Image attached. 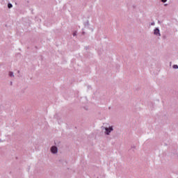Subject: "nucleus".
Here are the masks:
<instances>
[{
    "label": "nucleus",
    "mask_w": 178,
    "mask_h": 178,
    "mask_svg": "<svg viewBox=\"0 0 178 178\" xmlns=\"http://www.w3.org/2000/svg\"><path fill=\"white\" fill-rule=\"evenodd\" d=\"M154 34H155L156 35H157V34H159V35H161V34L159 33V29H156L154 30Z\"/></svg>",
    "instance_id": "nucleus-3"
},
{
    "label": "nucleus",
    "mask_w": 178,
    "mask_h": 178,
    "mask_svg": "<svg viewBox=\"0 0 178 178\" xmlns=\"http://www.w3.org/2000/svg\"><path fill=\"white\" fill-rule=\"evenodd\" d=\"M74 35H76V33H74Z\"/></svg>",
    "instance_id": "nucleus-8"
},
{
    "label": "nucleus",
    "mask_w": 178,
    "mask_h": 178,
    "mask_svg": "<svg viewBox=\"0 0 178 178\" xmlns=\"http://www.w3.org/2000/svg\"><path fill=\"white\" fill-rule=\"evenodd\" d=\"M13 6L11 3H8V8H9V9H10V8H12Z\"/></svg>",
    "instance_id": "nucleus-4"
},
{
    "label": "nucleus",
    "mask_w": 178,
    "mask_h": 178,
    "mask_svg": "<svg viewBox=\"0 0 178 178\" xmlns=\"http://www.w3.org/2000/svg\"><path fill=\"white\" fill-rule=\"evenodd\" d=\"M173 69H178V65H173Z\"/></svg>",
    "instance_id": "nucleus-5"
},
{
    "label": "nucleus",
    "mask_w": 178,
    "mask_h": 178,
    "mask_svg": "<svg viewBox=\"0 0 178 178\" xmlns=\"http://www.w3.org/2000/svg\"><path fill=\"white\" fill-rule=\"evenodd\" d=\"M51 151L52 154H56V152H58V147L53 146L51 148Z\"/></svg>",
    "instance_id": "nucleus-1"
},
{
    "label": "nucleus",
    "mask_w": 178,
    "mask_h": 178,
    "mask_svg": "<svg viewBox=\"0 0 178 178\" xmlns=\"http://www.w3.org/2000/svg\"><path fill=\"white\" fill-rule=\"evenodd\" d=\"M9 76H10V77H12V76H13V72H10V73H9Z\"/></svg>",
    "instance_id": "nucleus-6"
},
{
    "label": "nucleus",
    "mask_w": 178,
    "mask_h": 178,
    "mask_svg": "<svg viewBox=\"0 0 178 178\" xmlns=\"http://www.w3.org/2000/svg\"><path fill=\"white\" fill-rule=\"evenodd\" d=\"M163 2H166V1H168V0H161Z\"/></svg>",
    "instance_id": "nucleus-7"
},
{
    "label": "nucleus",
    "mask_w": 178,
    "mask_h": 178,
    "mask_svg": "<svg viewBox=\"0 0 178 178\" xmlns=\"http://www.w3.org/2000/svg\"><path fill=\"white\" fill-rule=\"evenodd\" d=\"M106 131V134H109V133L111 131H113V128L112 127H109V128H106L105 129Z\"/></svg>",
    "instance_id": "nucleus-2"
}]
</instances>
